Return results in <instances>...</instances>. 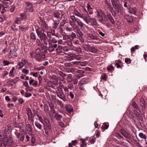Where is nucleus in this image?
<instances>
[{
  "label": "nucleus",
  "mask_w": 147,
  "mask_h": 147,
  "mask_svg": "<svg viewBox=\"0 0 147 147\" xmlns=\"http://www.w3.org/2000/svg\"><path fill=\"white\" fill-rule=\"evenodd\" d=\"M6 134V129H5L3 131V136L4 138L3 141V145L4 146H9L12 145L13 142V141L11 138H8Z\"/></svg>",
  "instance_id": "1"
},
{
  "label": "nucleus",
  "mask_w": 147,
  "mask_h": 147,
  "mask_svg": "<svg viewBox=\"0 0 147 147\" xmlns=\"http://www.w3.org/2000/svg\"><path fill=\"white\" fill-rule=\"evenodd\" d=\"M36 32L38 36L40 38V39L41 40H43L44 44L47 45V41L48 39L46 34L38 29L36 30Z\"/></svg>",
  "instance_id": "2"
},
{
  "label": "nucleus",
  "mask_w": 147,
  "mask_h": 147,
  "mask_svg": "<svg viewBox=\"0 0 147 147\" xmlns=\"http://www.w3.org/2000/svg\"><path fill=\"white\" fill-rule=\"evenodd\" d=\"M36 59L39 60L41 58L44 59L45 57V55L42 52L40 49H37L35 51L34 55Z\"/></svg>",
  "instance_id": "3"
},
{
  "label": "nucleus",
  "mask_w": 147,
  "mask_h": 147,
  "mask_svg": "<svg viewBox=\"0 0 147 147\" xmlns=\"http://www.w3.org/2000/svg\"><path fill=\"white\" fill-rule=\"evenodd\" d=\"M110 10L112 15L115 16L121 10L122 6L121 5H119L113 7Z\"/></svg>",
  "instance_id": "4"
},
{
  "label": "nucleus",
  "mask_w": 147,
  "mask_h": 147,
  "mask_svg": "<svg viewBox=\"0 0 147 147\" xmlns=\"http://www.w3.org/2000/svg\"><path fill=\"white\" fill-rule=\"evenodd\" d=\"M25 131L30 135L31 136L32 134V126L29 124L26 125L25 127Z\"/></svg>",
  "instance_id": "5"
},
{
  "label": "nucleus",
  "mask_w": 147,
  "mask_h": 147,
  "mask_svg": "<svg viewBox=\"0 0 147 147\" xmlns=\"http://www.w3.org/2000/svg\"><path fill=\"white\" fill-rule=\"evenodd\" d=\"M25 4L26 5V9L28 10L30 12H32L33 11L32 5L31 3L28 2H26Z\"/></svg>",
  "instance_id": "6"
},
{
  "label": "nucleus",
  "mask_w": 147,
  "mask_h": 147,
  "mask_svg": "<svg viewBox=\"0 0 147 147\" xmlns=\"http://www.w3.org/2000/svg\"><path fill=\"white\" fill-rule=\"evenodd\" d=\"M96 14L97 16L99 17H103L105 19L107 18V16L104 12L101 10H99L96 11Z\"/></svg>",
  "instance_id": "7"
},
{
  "label": "nucleus",
  "mask_w": 147,
  "mask_h": 147,
  "mask_svg": "<svg viewBox=\"0 0 147 147\" xmlns=\"http://www.w3.org/2000/svg\"><path fill=\"white\" fill-rule=\"evenodd\" d=\"M40 23V28L42 31H45L48 29V26L44 21H41Z\"/></svg>",
  "instance_id": "8"
},
{
  "label": "nucleus",
  "mask_w": 147,
  "mask_h": 147,
  "mask_svg": "<svg viewBox=\"0 0 147 147\" xmlns=\"http://www.w3.org/2000/svg\"><path fill=\"white\" fill-rule=\"evenodd\" d=\"M57 96L60 99L65 101V95L63 94V92L61 91L57 92H56Z\"/></svg>",
  "instance_id": "9"
},
{
  "label": "nucleus",
  "mask_w": 147,
  "mask_h": 147,
  "mask_svg": "<svg viewBox=\"0 0 147 147\" xmlns=\"http://www.w3.org/2000/svg\"><path fill=\"white\" fill-rule=\"evenodd\" d=\"M76 88L78 89L79 88L80 90H84V83L81 82H80L78 85L75 86Z\"/></svg>",
  "instance_id": "10"
},
{
  "label": "nucleus",
  "mask_w": 147,
  "mask_h": 147,
  "mask_svg": "<svg viewBox=\"0 0 147 147\" xmlns=\"http://www.w3.org/2000/svg\"><path fill=\"white\" fill-rule=\"evenodd\" d=\"M121 132L122 135L126 138L129 139L131 138L130 135L123 129H121Z\"/></svg>",
  "instance_id": "11"
},
{
  "label": "nucleus",
  "mask_w": 147,
  "mask_h": 147,
  "mask_svg": "<svg viewBox=\"0 0 147 147\" xmlns=\"http://www.w3.org/2000/svg\"><path fill=\"white\" fill-rule=\"evenodd\" d=\"M51 79L52 80V82L53 84L56 86L58 85V78L55 76H53L51 77Z\"/></svg>",
  "instance_id": "12"
},
{
  "label": "nucleus",
  "mask_w": 147,
  "mask_h": 147,
  "mask_svg": "<svg viewBox=\"0 0 147 147\" xmlns=\"http://www.w3.org/2000/svg\"><path fill=\"white\" fill-rule=\"evenodd\" d=\"M53 17L57 18L58 20L59 19H61L62 17V15L60 12H57L53 13Z\"/></svg>",
  "instance_id": "13"
},
{
  "label": "nucleus",
  "mask_w": 147,
  "mask_h": 147,
  "mask_svg": "<svg viewBox=\"0 0 147 147\" xmlns=\"http://www.w3.org/2000/svg\"><path fill=\"white\" fill-rule=\"evenodd\" d=\"M65 108L66 111L69 113L72 112L73 111V107L69 104L66 105Z\"/></svg>",
  "instance_id": "14"
},
{
  "label": "nucleus",
  "mask_w": 147,
  "mask_h": 147,
  "mask_svg": "<svg viewBox=\"0 0 147 147\" xmlns=\"http://www.w3.org/2000/svg\"><path fill=\"white\" fill-rule=\"evenodd\" d=\"M87 36L91 40H97V37L96 35H93L90 33L88 34Z\"/></svg>",
  "instance_id": "15"
},
{
  "label": "nucleus",
  "mask_w": 147,
  "mask_h": 147,
  "mask_svg": "<svg viewBox=\"0 0 147 147\" xmlns=\"http://www.w3.org/2000/svg\"><path fill=\"white\" fill-rule=\"evenodd\" d=\"M125 18L127 20L128 22H131L133 21L132 17L128 15H125Z\"/></svg>",
  "instance_id": "16"
},
{
  "label": "nucleus",
  "mask_w": 147,
  "mask_h": 147,
  "mask_svg": "<svg viewBox=\"0 0 147 147\" xmlns=\"http://www.w3.org/2000/svg\"><path fill=\"white\" fill-rule=\"evenodd\" d=\"M29 14L27 13H21L20 14V18L22 19V20H25L26 18V17Z\"/></svg>",
  "instance_id": "17"
},
{
  "label": "nucleus",
  "mask_w": 147,
  "mask_h": 147,
  "mask_svg": "<svg viewBox=\"0 0 147 147\" xmlns=\"http://www.w3.org/2000/svg\"><path fill=\"white\" fill-rule=\"evenodd\" d=\"M107 17L110 22L113 24H115V21L110 13H109L107 15Z\"/></svg>",
  "instance_id": "18"
},
{
  "label": "nucleus",
  "mask_w": 147,
  "mask_h": 147,
  "mask_svg": "<svg viewBox=\"0 0 147 147\" xmlns=\"http://www.w3.org/2000/svg\"><path fill=\"white\" fill-rule=\"evenodd\" d=\"M54 117L57 120L61 121L62 116L61 115L58 114L57 113H56L54 116Z\"/></svg>",
  "instance_id": "19"
},
{
  "label": "nucleus",
  "mask_w": 147,
  "mask_h": 147,
  "mask_svg": "<svg viewBox=\"0 0 147 147\" xmlns=\"http://www.w3.org/2000/svg\"><path fill=\"white\" fill-rule=\"evenodd\" d=\"M90 46L88 44L84 43L83 44V47L87 51H89V49Z\"/></svg>",
  "instance_id": "20"
},
{
  "label": "nucleus",
  "mask_w": 147,
  "mask_h": 147,
  "mask_svg": "<svg viewBox=\"0 0 147 147\" xmlns=\"http://www.w3.org/2000/svg\"><path fill=\"white\" fill-rule=\"evenodd\" d=\"M111 1L113 7L120 5L118 0H111Z\"/></svg>",
  "instance_id": "21"
},
{
  "label": "nucleus",
  "mask_w": 147,
  "mask_h": 147,
  "mask_svg": "<svg viewBox=\"0 0 147 147\" xmlns=\"http://www.w3.org/2000/svg\"><path fill=\"white\" fill-rule=\"evenodd\" d=\"M89 51L93 53H95L97 52V50L94 47L90 46L89 49Z\"/></svg>",
  "instance_id": "22"
},
{
  "label": "nucleus",
  "mask_w": 147,
  "mask_h": 147,
  "mask_svg": "<svg viewBox=\"0 0 147 147\" xmlns=\"http://www.w3.org/2000/svg\"><path fill=\"white\" fill-rule=\"evenodd\" d=\"M59 23V20H56L55 21L54 23L53 24V28L55 29L57 28Z\"/></svg>",
  "instance_id": "23"
},
{
  "label": "nucleus",
  "mask_w": 147,
  "mask_h": 147,
  "mask_svg": "<svg viewBox=\"0 0 147 147\" xmlns=\"http://www.w3.org/2000/svg\"><path fill=\"white\" fill-rule=\"evenodd\" d=\"M14 70V67H12L11 70L10 71L9 74V76L13 77L14 76V74L13 71Z\"/></svg>",
  "instance_id": "24"
},
{
  "label": "nucleus",
  "mask_w": 147,
  "mask_h": 147,
  "mask_svg": "<svg viewBox=\"0 0 147 147\" xmlns=\"http://www.w3.org/2000/svg\"><path fill=\"white\" fill-rule=\"evenodd\" d=\"M129 11L131 13L136 15V7L130 8L129 9Z\"/></svg>",
  "instance_id": "25"
},
{
  "label": "nucleus",
  "mask_w": 147,
  "mask_h": 147,
  "mask_svg": "<svg viewBox=\"0 0 147 147\" xmlns=\"http://www.w3.org/2000/svg\"><path fill=\"white\" fill-rule=\"evenodd\" d=\"M26 113L28 116V118H29L30 116L32 115V113L30 109V108H27L26 109Z\"/></svg>",
  "instance_id": "26"
},
{
  "label": "nucleus",
  "mask_w": 147,
  "mask_h": 147,
  "mask_svg": "<svg viewBox=\"0 0 147 147\" xmlns=\"http://www.w3.org/2000/svg\"><path fill=\"white\" fill-rule=\"evenodd\" d=\"M74 13L76 15L80 18H81L83 14V13H81L79 12L77 10H75L74 11Z\"/></svg>",
  "instance_id": "27"
},
{
  "label": "nucleus",
  "mask_w": 147,
  "mask_h": 147,
  "mask_svg": "<svg viewBox=\"0 0 147 147\" xmlns=\"http://www.w3.org/2000/svg\"><path fill=\"white\" fill-rule=\"evenodd\" d=\"M139 136L141 138L145 140L146 139L147 137L146 135L145 134H144L142 133H140L139 134Z\"/></svg>",
  "instance_id": "28"
},
{
  "label": "nucleus",
  "mask_w": 147,
  "mask_h": 147,
  "mask_svg": "<svg viewBox=\"0 0 147 147\" xmlns=\"http://www.w3.org/2000/svg\"><path fill=\"white\" fill-rule=\"evenodd\" d=\"M76 21L77 23L80 26L82 27H83L84 26V24L80 19L77 18V20Z\"/></svg>",
  "instance_id": "29"
},
{
  "label": "nucleus",
  "mask_w": 147,
  "mask_h": 147,
  "mask_svg": "<svg viewBox=\"0 0 147 147\" xmlns=\"http://www.w3.org/2000/svg\"><path fill=\"white\" fill-rule=\"evenodd\" d=\"M140 103L141 106L142 107H144L145 106V103L144 100L142 98L140 99Z\"/></svg>",
  "instance_id": "30"
},
{
  "label": "nucleus",
  "mask_w": 147,
  "mask_h": 147,
  "mask_svg": "<svg viewBox=\"0 0 147 147\" xmlns=\"http://www.w3.org/2000/svg\"><path fill=\"white\" fill-rule=\"evenodd\" d=\"M36 127L39 129L41 130L42 129V125H41L39 123L37 122H35L34 123Z\"/></svg>",
  "instance_id": "31"
},
{
  "label": "nucleus",
  "mask_w": 147,
  "mask_h": 147,
  "mask_svg": "<svg viewBox=\"0 0 147 147\" xmlns=\"http://www.w3.org/2000/svg\"><path fill=\"white\" fill-rule=\"evenodd\" d=\"M73 50H74L78 53H80L82 52L81 49L80 47H74L73 49Z\"/></svg>",
  "instance_id": "32"
},
{
  "label": "nucleus",
  "mask_w": 147,
  "mask_h": 147,
  "mask_svg": "<svg viewBox=\"0 0 147 147\" xmlns=\"http://www.w3.org/2000/svg\"><path fill=\"white\" fill-rule=\"evenodd\" d=\"M44 111L46 113H47L49 111L48 106L46 104H45L44 105Z\"/></svg>",
  "instance_id": "33"
},
{
  "label": "nucleus",
  "mask_w": 147,
  "mask_h": 147,
  "mask_svg": "<svg viewBox=\"0 0 147 147\" xmlns=\"http://www.w3.org/2000/svg\"><path fill=\"white\" fill-rule=\"evenodd\" d=\"M77 32L79 35V37L83 36V34L79 28H78V29H77Z\"/></svg>",
  "instance_id": "34"
},
{
  "label": "nucleus",
  "mask_w": 147,
  "mask_h": 147,
  "mask_svg": "<svg viewBox=\"0 0 147 147\" xmlns=\"http://www.w3.org/2000/svg\"><path fill=\"white\" fill-rule=\"evenodd\" d=\"M81 18H82L86 22L87 24H88V22L87 20V16L84 15L83 14Z\"/></svg>",
  "instance_id": "35"
},
{
  "label": "nucleus",
  "mask_w": 147,
  "mask_h": 147,
  "mask_svg": "<svg viewBox=\"0 0 147 147\" xmlns=\"http://www.w3.org/2000/svg\"><path fill=\"white\" fill-rule=\"evenodd\" d=\"M31 39L35 40L36 39V37L35 34L33 32H31L30 35Z\"/></svg>",
  "instance_id": "36"
},
{
  "label": "nucleus",
  "mask_w": 147,
  "mask_h": 147,
  "mask_svg": "<svg viewBox=\"0 0 147 147\" xmlns=\"http://www.w3.org/2000/svg\"><path fill=\"white\" fill-rule=\"evenodd\" d=\"M92 23L94 25H97V22L96 19L94 18H92L91 19Z\"/></svg>",
  "instance_id": "37"
},
{
  "label": "nucleus",
  "mask_w": 147,
  "mask_h": 147,
  "mask_svg": "<svg viewBox=\"0 0 147 147\" xmlns=\"http://www.w3.org/2000/svg\"><path fill=\"white\" fill-rule=\"evenodd\" d=\"M3 5L5 6V8H7L10 5V2H5V1H3Z\"/></svg>",
  "instance_id": "38"
},
{
  "label": "nucleus",
  "mask_w": 147,
  "mask_h": 147,
  "mask_svg": "<svg viewBox=\"0 0 147 147\" xmlns=\"http://www.w3.org/2000/svg\"><path fill=\"white\" fill-rule=\"evenodd\" d=\"M39 46L40 47L41 49H42L46 51L47 50V47L45 46L43 44H41Z\"/></svg>",
  "instance_id": "39"
},
{
  "label": "nucleus",
  "mask_w": 147,
  "mask_h": 147,
  "mask_svg": "<svg viewBox=\"0 0 147 147\" xmlns=\"http://www.w3.org/2000/svg\"><path fill=\"white\" fill-rule=\"evenodd\" d=\"M22 20V19H21V18H20V17L17 18L15 20V23L16 24H18L20 23Z\"/></svg>",
  "instance_id": "40"
},
{
  "label": "nucleus",
  "mask_w": 147,
  "mask_h": 147,
  "mask_svg": "<svg viewBox=\"0 0 147 147\" xmlns=\"http://www.w3.org/2000/svg\"><path fill=\"white\" fill-rule=\"evenodd\" d=\"M80 140L82 141V144H81L80 146L81 147H83L84 146H86L87 145L85 143V140L84 139H80Z\"/></svg>",
  "instance_id": "41"
},
{
  "label": "nucleus",
  "mask_w": 147,
  "mask_h": 147,
  "mask_svg": "<svg viewBox=\"0 0 147 147\" xmlns=\"http://www.w3.org/2000/svg\"><path fill=\"white\" fill-rule=\"evenodd\" d=\"M132 106L133 107L136 109H137L138 108V106L134 101H133L132 103Z\"/></svg>",
  "instance_id": "42"
},
{
  "label": "nucleus",
  "mask_w": 147,
  "mask_h": 147,
  "mask_svg": "<svg viewBox=\"0 0 147 147\" xmlns=\"http://www.w3.org/2000/svg\"><path fill=\"white\" fill-rule=\"evenodd\" d=\"M72 75L69 74L67 77V80L69 82H71L72 81L71 78Z\"/></svg>",
  "instance_id": "43"
},
{
  "label": "nucleus",
  "mask_w": 147,
  "mask_h": 147,
  "mask_svg": "<svg viewBox=\"0 0 147 147\" xmlns=\"http://www.w3.org/2000/svg\"><path fill=\"white\" fill-rule=\"evenodd\" d=\"M57 104L60 106L61 107H63V104L60 100H57Z\"/></svg>",
  "instance_id": "44"
},
{
  "label": "nucleus",
  "mask_w": 147,
  "mask_h": 147,
  "mask_svg": "<svg viewBox=\"0 0 147 147\" xmlns=\"http://www.w3.org/2000/svg\"><path fill=\"white\" fill-rule=\"evenodd\" d=\"M24 134H22L18 138L22 142H23L24 140Z\"/></svg>",
  "instance_id": "45"
},
{
  "label": "nucleus",
  "mask_w": 147,
  "mask_h": 147,
  "mask_svg": "<svg viewBox=\"0 0 147 147\" xmlns=\"http://www.w3.org/2000/svg\"><path fill=\"white\" fill-rule=\"evenodd\" d=\"M70 18L74 22H75L77 20V19H76L74 16H71Z\"/></svg>",
  "instance_id": "46"
},
{
  "label": "nucleus",
  "mask_w": 147,
  "mask_h": 147,
  "mask_svg": "<svg viewBox=\"0 0 147 147\" xmlns=\"http://www.w3.org/2000/svg\"><path fill=\"white\" fill-rule=\"evenodd\" d=\"M28 28L27 27H23L20 26H19V29L20 30H22L23 31H25L28 29Z\"/></svg>",
  "instance_id": "47"
},
{
  "label": "nucleus",
  "mask_w": 147,
  "mask_h": 147,
  "mask_svg": "<svg viewBox=\"0 0 147 147\" xmlns=\"http://www.w3.org/2000/svg\"><path fill=\"white\" fill-rule=\"evenodd\" d=\"M63 39L64 40H66L69 38V36L68 35L63 34Z\"/></svg>",
  "instance_id": "48"
},
{
  "label": "nucleus",
  "mask_w": 147,
  "mask_h": 147,
  "mask_svg": "<svg viewBox=\"0 0 147 147\" xmlns=\"http://www.w3.org/2000/svg\"><path fill=\"white\" fill-rule=\"evenodd\" d=\"M48 50L49 52H53L55 50L53 47L52 46H49L48 49Z\"/></svg>",
  "instance_id": "49"
},
{
  "label": "nucleus",
  "mask_w": 147,
  "mask_h": 147,
  "mask_svg": "<svg viewBox=\"0 0 147 147\" xmlns=\"http://www.w3.org/2000/svg\"><path fill=\"white\" fill-rule=\"evenodd\" d=\"M53 83L51 81H49L47 82V84L48 86L50 87H52L53 86Z\"/></svg>",
  "instance_id": "50"
},
{
  "label": "nucleus",
  "mask_w": 147,
  "mask_h": 147,
  "mask_svg": "<svg viewBox=\"0 0 147 147\" xmlns=\"http://www.w3.org/2000/svg\"><path fill=\"white\" fill-rule=\"evenodd\" d=\"M114 69V67L111 65L109 66H108L107 68V69L108 71H110L112 70V69Z\"/></svg>",
  "instance_id": "51"
},
{
  "label": "nucleus",
  "mask_w": 147,
  "mask_h": 147,
  "mask_svg": "<svg viewBox=\"0 0 147 147\" xmlns=\"http://www.w3.org/2000/svg\"><path fill=\"white\" fill-rule=\"evenodd\" d=\"M138 45H136L134 47H132L131 49V51L132 52H133L135 51V49H138Z\"/></svg>",
  "instance_id": "52"
},
{
  "label": "nucleus",
  "mask_w": 147,
  "mask_h": 147,
  "mask_svg": "<svg viewBox=\"0 0 147 147\" xmlns=\"http://www.w3.org/2000/svg\"><path fill=\"white\" fill-rule=\"evenodd\" d=\"M3 65L5 66L8 65L9 64V62L6 60H4L3 61Z\"/></svg>",
  "instance_id": "53"
},
{
  "label": "nucleus",
  "mask_w": 147,
  "mask_h": 147,
  "mask_svg": "<svg viewBox=\"0 0 147 147\" xmlns=\"http://www.w3.org/2000/svg\"><path fill=\"white\" fill-rule=\"evenodd\" d=\"M22 72L24 74H27L28 73V70L27 69L24 68L22 69Z\"/></svg>",
  "instance_id": "54"
},
{
  "label": "nucleus",
  "mask_w": 147,
  "mask_h": 147,
  "mask_svg": "<svg viewBox=\"0 0 147 147\" xmlns=\"http://www.w3.org/2000/svg\"><path fill=\"white\" fill-rule=\"evenodd\" d=\"M65 66L66 67H72V65L69 63H65L64 64Z\"/></svg>",
  "instance_id": "55"
},
{
  "label": "nucleus",
  "mask_w": 147,
  "mask_h": 147,
  "mask_svg": "<svg viewBox=\"0 0 147 147\" xmlns=\"http://www.w3.org/2000/svg\"><path fill=\"white\" fill-rule=\"evenodd\" d=\"M31 141L32 143L34 144L35 142V139L34 136L31 135Z\"/></svg>",
  "instance_id": "56"
},
{
  "label": "nucleus",
  "mask_w": 147,
  "mask_h": 147,
  "mask_svg": "<svg viewBox=\"0 0 147 147\" xmlns=\"http://www.w3.org/2000/svg\"><path fill=\"white\" fill-rule=\"evenodd\" d=\"M54 49H56L58 50V47H59V45L58 44H56L55 43L54 45H52Z\"/></svg>",
  "instance_id": "57"
},
{
  "label": "nucleus",
  "mask_w": 147,
  "mask_h": 147,
  "mask_svg": "<svg viewBox=\"0 0 147 147\" xmlns=\"http://www.w3.org/2000/svg\"><path fill=\"white\" fill-rule=\"evenodd\" d=\"M16 126L19 128H21L22 127V123H17L16 124Z\"/></svg>",
  "instance_id": "58"
},
{
  "label": "nucleus",
  "mask_w": 147,
  "mask_h": 147,
  "mask_svg": "<svg viewBox=\"0 0 147 147\" xmlns=\"http://www.w3.org/2000/svg\"><path fill=\"white\" fill-rule=\"evenodd\" d=\"M125 62L127 63H130L131 62V60L130 59L128 58H126L125 59Z\"/></svg>",
  "instance_id": "59"
},
{
  "label": "nucleus",
  "mask_w": 147,
  "mask_h": 147,
  "mask_svg": "<svg viewBox=\"0 0 147 147\" xmlns=\"http://www.w3.org/2000/svg\"><path fill=\"white\" fill-rule=\"evenodd\" d=\"M59 74L61 76L63 77L66 76V74L60 71L59 73Z\"/></svg>",
  "instance_id": "60"
},
{
  "label": "nucleus",
  "mask_w": 147,
  "mask_h": 147,
  "mask_svg": "<svg viewBox=\"0 0 147 147\" xmlns=\"http://www.w3.org/2000/svg\"><path fill=\"white\" fill-rule=\"evenodd\" d=\"M46 126L48 128V129L50 130L52 129V127L50 124V123H49V124H47L46 125Z\"/></svg>",
  "instance_id": "61"
},
{
  "label": "nucleus",
  "mask_w": 147,
  "mask_h": 147,
  "mask_svg": "<svg viewBox=\"0 0 147 147\" xmlns=\"http://www.w3.org/2000/svg\"><path fill=\"white\" fill-rule=\"evenodd\" d=\"M25 96L26 97H30L32 96V94L31 93H28L27 92H26L25 93Z\"/></svg>",
  "instance_id": "62"
},
{
  "label": "nucleus",
  "mask_w": 147,
  "mask_h": 147,
  "mask_svg": "<svg viewBox=\"0 0 147 147\" xmlns=\"http://www.w3.org/2000/svg\"><path fill=\"white\" fill-rule=\"evenodd\" d=\"M64 91H65V93L66 94H68L69 91L68 89V88L66 86L64 87Z\"/></svg>",
  "instance_id": "63"
},
{
  "label": "nucleus",
  "mask_w": 147,
  "mask_h": 147,
  "mask_svg": "<svg viewBox=\"0 0 147 147\" xmlns=\"http://www.w3.org/2000/svg\"><path fill=\"white\" fill-rule=\"evenodd\" d=\"M33 88L32 87H30L29 86L28 87H27L26 88L25 90L26 91H31L32 90Z\"/></svg>",
  "instance_id": "64"
}]
</instances>
